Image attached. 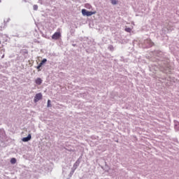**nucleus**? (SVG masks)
Masks as SVG:
<instances>
[{"label":"nucleus","mask_w":179,"mask_h":179,"mask_svg":"<svg viewBox=\"0 0 179 179\" xmlns=\"http://www.w3.org/2000/svg\"><path fill=\"white\" fill-rule=\"evenodd\" d=\"M52 40H59L61 38V29H58L57 31H56L52 36Z\"/></svg>","instance_id":"1"},{"label":"nucleus","mask_w":179,"mask_h":179,"mask_svg":"<svg viewBox=\"0 0 179 179\" xmlns=\"http://www.w3.org/2000/svg\"><path fill=\"white\" fill-rule=\"evenodd\" d=\"M43 99V94L41 93H38L36 94L34 99V103H37L38 101H40Z\"/></svg>","instance_id":"2"},{"label":"nucleus","mask_w":179,"mask_h":179,"mask_svg":"<svg viewBox=\"0 0 179 179\" xmlns=\"http://www.w3.org/2000/svg\"><path fill=\"white\" fill-rule=\"evenodd\" d=\"M31 139V134H29L27 137L23 138L22 141L23 142H29Z\"/></svg>","instance_id":"3"},{"label":"nucleus","mask_w":179,"mask_h":179,"mask_svg":"<svg viewBox=\"0 0 179 179\" xmlns=\"http://www.w3.org/2000/svg\"><path fill=\"white\" fill-rule=\"evenodd\" d=\"M35 83H36V85H41V84L43 83V80H41V78H36V79L35 80Z\"/></svg>","instance_id":"4"},{"label":"nucleus","mask_w":179,"mask_h":179,"mask_svg":"<svg viewBox=\"0 0 179 179\" xmlns=\"http://www.w3.org/2000/svg\"><path fill=\"white\" fill-rule=\"evenodd\" d=\"M96 12L87 11L85 16H92V15H95Z\"/></svg>","instance_id":"5"},{"label":"nucleus","mask_w":179,"mask_h":179,"mask_svg":"<svg viewBox=\"0 0 179 179\" xmlns=\"http://www.w3.org/2000/svg\"><path fill=\"white\" fill-rule=\"evenodd\" d=\"M87 10H86V9H83L82 10V13H83V16H86V15L87 14Z\"/></svg>","instance_id":"6"},{"label":"nucleus","mask_w":179,"mask_h":179,"mask_svg":"<svg viewBox=\"0 0 179 179\" xmlns=\"http://www.w3.org/2000/svg\"><path fill=\"white\" fill-rule=\"evenodd\" d=\"M11 164H16V158H12L10 159Z\"/></svg>","instance_id":"7"},{"label":"nucleus","mask_w":179,"mask_h":179,"mask_svg":"<svg viewBox=\"0 0 179 179\" xmlns=\"http://www.w3.org/2000/svg\"><path fill=\"white\" fill-rule=\"evenodd\" d=\"M110 2L112 5H117V3H118V1L117 0H110Z\"/></svg>","instance_id":"8"},{"label":"nucleus","mask_w":179,"mask_h":179,"mask_svg":"<svg viewBox=\"0 0 179 179\" xmlns=\"http://www.w3.org/2000/svg\"><path fill=\"white\" fill-rule=\"evenodd\" d=\"M125 31H127V33H131V31H132V29L129 27L125 28Z\"/></svg>","instance_id":"9"},{"label":"nucleus","mask_w":179,"mask_h":179,"mask_svg":"<svg viewBox=\"0 0 179 179\" xmlns=\"http://www.w3.org/2000/svg\"><path fill=\"white\" fill-rule=\"evenodd\" d=\"M38 9V6L34 5V10H37Z\"/></svg>","instance_id":"10"},{"label":"nucleus","mask_w":179,"mask_h":179,"mask_svg":"<svg viewBox=\"0 0 179 179\" xmlns=\"http://www.w3.org/2000/svg\"><path fill=\"white\" fill-rule=\"evenodd\" d=\"M48 107H51V101L50 99L48 100Z\"/></svg>","instance_id":"11"},{"label":"nucleus","mask_w":179,"mask_h":179,"mask_svg":"<svg viewBox=\"0 0 179 179\" xmlns=\"http://www.w3.org/2000/svg\"><path fill=\"white\" fill-rule=\"evenodd\" d=\"M46 62H47V59H43L41 62L44 64H45Z\"/></svg>","instance_id":"12"},{"label":"nucleus","mask_w":179,"mask_h":179,"mask_svg":"<svg viewBox=\"0 0 179 179\" xmlns=\"http://www.w3.org/2000/svg\"><path fill=\"white\" fill-rule=\"evenodd\" d=\"M78 166H79V164H78V162H76L73 164V167H78Z\"/></svg>","instance_id":"13"},{"label":"nucleus","mask_w":179,"mask_h":179,"mask_svg":"<svg viewBox=\"0 0 179 179\" xmlns=\"http://www.w3.org/2000/svg\"><path fill=\"white\" fill-rule=\"evenodd\" d=\"M41 68V67L39 65L37 66L36 69H38V72H40V71H41L40 69Z\"/></svg>","instance_id":"14"},{"label":"nucleus","mask_w":179,"mask_h":179,"mask_svg":"<svg viewBox=\"0 0 179 179\" xmlns=\"http://www.w3.org/2000/svg\"><path fill=\"white\" fill-rule=\"evenodd\" d=\"M43 65H44L41 62H40V64H38V66L41 68V66H43Z\"/></svg>","instance_id":"15"},{"label":"nucleus","mask_w":179,"mask_h":179,"mask_svg":"<svg viewBox=\"0 0 179 179\" xmlns=\"http://www.w3.org/2000/svg\"><path fill=\"white\" fill-rule=\"evenodd\" d=\"M1 0H0V3H1Z\"/></svg>","instance_id":"16"},{"label":"nucleus","mask_w":179,"mask_h":179,"mask_svg":"<svg viewBox=\"0 0 179 179\" xmlns=\"http://www.w3.org/2000/svg\"><path fill=\"white\" fill-rule=\"evenodd\" d=\"M0 44H1V41H0Z\"/></svg>","instance_id":"17"}]
</instances>
